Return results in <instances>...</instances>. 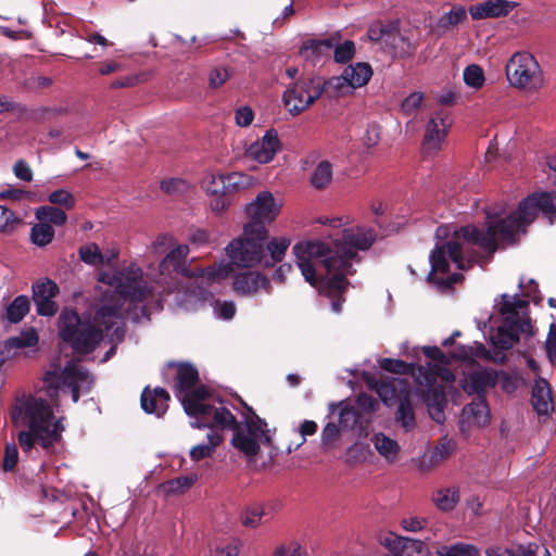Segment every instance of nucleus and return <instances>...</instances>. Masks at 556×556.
<instances>
[{"label": "nucleus", "mask_w": 556, "mask_h": 556, "mask_svg": "<svg viewBox=\"0 0 556 556\" xmlns=\"http://www.w3.org/2000/svg\"><path fill=\"white\" fill-rule=\"evenodd\" d=\"M153 288L143 277L136 263L116 268L102 269L94 288L93 318L81 319L73 309H64L58 319V333L62 342L77 354L92 352L103 340V330L111 341H121L124 336V318L139 320L132 307L141 304L152 294Z\"/></svg>", "instance_id": "nucleus-1"}, {"label": "nucleus", "mask_w": 556, "mask_h": 556, "mask_svg": "<svg viewBox=\"0 0 556 556\" xmlns=\"http://www.w3.org/2000/svg\"><path fill=\"white\" fill-rule=\"evenodd\" d=\"M539 212L545 214L556 212V194L552 192L533 193L523 199L518 208L503 218V212H489L485 230H478L475 226H465L454 230L453 236L445 244L437 243L430 255L431 271L428 279L440 286H451L457 282L459 275H448L450 262L458 269L470 267L476 256L472 248L478 247L493 253L500 243L510 242L515 237L526 231L538 216Z\"/></svg>", "instance_id": "nucleus-2"}, {"label": "nucleus", "mask_w": 556, "mask_h": 556, "mask_svg": "<svg viewBox=\"0 0 556 556\" xmlns=\"http://www.w3.org/2000/svg\"><path fill=\"white\" fill-rule=\"evenodd\" d=\"M375 241V233L365 227L343 229L340 237L324 240L298 242L292 248L295 263L306 282L320 293L332 298V311L341 312V295L349 282L346 277L354 273L358 251H365Z\"/></svg>", "instance_id": "nucleus-3"}, {"label": "nucleus", "mask_w": 556, "mask_h": 556, "mask_svg": "<svg viewBox=\"0 0 556 556\" xmlns=\"http://www.w3.org/2000/svg\"><path fill=\"white\" fill-rule=\"evenodd\" d=\"M291 240L287 237H268V230L243 225L242 233L225 248L228 261H220L202 268L199 278L207 286L218 283L237 270L271 268L280 263Z\"/></svg>", "instance_id": "nucleus-4"}, {"label": "nucleus", "mask_w": 556, "mask_h": 556, "mask_svg": "<svg viewBox=\"0 0 556 556\" xmlns=\"http://www.w3.org/2000/svg\"><path fill=\"white\" fill-rule=\"evenodd\" d=\"M422 351L430 358L427 367H416L393 358H383L380 366L390 372H410L416 381V394L426 403L431 418L441 424L444 421L443 410L446 405L445 388L454 381V375L445 368L448 358L439 348L424 346Z\"/></svg>", "instance_id": "nucleus-5"}, {"label": "nucleus", "mask_w": 556, "mask_h": 556, "mask_svg": "<svg viewBox=\"0 0 556 556\" xmlns=\"http://www.w3.org/2000/svg\"><path fill=\"white\" fill-rule=\"evenodd\" d=\"M12 420L16 427H24L18 432V444L23 452H31L36 442L50 451L61 439L64 427L53 415L51 406L41 399L29 397L18 403Z\"/></svg>", "instance_id": "nucleus-6"}, {"label": "nucleus", "mask_w": 556, "mask_h": 556, "mask_svg": "<svg viewBox=\"0 0 556 556\" xmlns=\"http://www.w3.org/2000/svg\"><path fill=\"white\" fill-rule=\"evenodd\" d=\"M175 393L187 415L202 419L207 425L220 428H232L236 418L225 403L211 395L203 387H195L197 369L182 364L177 369Z\"/></svg>", "instance_id": "nucleus-7"}, {"label": "nucleus", "mask_w": 556, "mask_h": 556, "mask_svg": "<svg viewBox=\"0 0 556 556\" xmlns=\"http://www.w3.org/2000/svg\"><path fill=\"white\" fill-rule=\"evenodd\" d=\"M244 427H240L236 421V425L231 428L233 435L231 444L233 447L239 450L245 456L253 457L258 454L261 444L269 443L270 434L267 428V424L261 419L251 408H247V413L243 414ZM202 425L199 421L191 422L192 427H215L214 424L207 425L202 419ZM217 429H211L206 435L207 442L200 443L190 450V458L193 462H199L204 458L211 457L217 446L223 442L224 437Z\"/></svg>", "instance_id": "nucleus-8"}, {"label": "nucleus", "mask_w": 556, "mask_h": 556, "mask_svg": "<svg viewBox=\"0 0 556 556\" xmlns=\"http://www.w3.org/2000/svg\"><path fill=\"white\" fill-rule=\"evenodd\" d=\"M189 254V247L179 244L170 250L159 265V274L154 275L152 280L155 285L162 287L161 295L169 305H175L185 309H192L195 303L201 300V295L194 292L182 290L177 281L178 275L192 276L184 265V261ZM202 269L194 274L197 280L202 282L199 275Z\"/></svg>", "instance_id": "nucleus-9"}, {"label": "nucleus", "mask_w": 556, "mask_h": 556, "mask_svg": "<svg viewBox=\"0 0 556 556\" xmlns=\"http://www.w3.org/2000/svg\"><path fill=\"white\" fill-rule=\"evenodd\" d=\"M93 379L89 372L75 361H54L43 378V389L50 396L59 393H71L73 402H77L80 394L90 391Z\"/></svg>", "instance_id": "nucleus-10"}, {"label": "nucleus", "mask_w": 556, "mask_h": 556, "mask_svg": "<svg viewBox=\"0 0 556 556\" xmlns=\"http://www.w3.org/2000/svg\"><path fill=\"white\" fill-rule=\"evenodd\" d=\"M496 305L503 316V325L491 336V341L500 350H508L518 342L519 333L527 332L530 328L526 312L528 301L517 295L503 294Z\"/></svg>", "instance_id": "nucleus-11"}, {"label": "nucleus", "mask_w": 556, "mask_h": 556, "mask_svg": "<svg viewBox=\"0 0 556 556\" xmlns=\"http://www.w3.org/2000/svg\"><path fill=\"white\" fill-rule=\"evenodd\" d=\"M381 401L392 406L399 403L395 413V420L401 424L405 431L415 427V416L410 404V390L408 382L402 378L383 379L372 386Z\"/></svg>", "instance_id": "nucleus-12"}, {"label": "nucleus", "mask_w": 556, "mask_h": 556, "mask_svg": "<svg viewBox=\"0 0 556 556\" xmlns=\"http://www.w3.org/2000/svg\"><path fill=\"white\" fill-rule=\"evenodd\" d=\"M326 88L327 80L319 75L301 77L285 90L283 105L291 115L296 116L312 106Z\"/></svg>", "instance_id": "nucleus-13"}, {"label": "nucleus", "mask_w": 556, "mask_h": 556, "mask_svg": "<svg viewBox=\"0 0 556 556\" xmlns=\"http://www.w3.org/2000/svg\"><path fill=\"white\" fill-rule=\"evenodd\" d=\"M40 349L39 332L35 327L21 329L15 336L0 342V372L4 367L25 359L35 358Z\"/></svg>", "instance_id": "nucleus-14"}, {"label": "nucleus", "mask_w": 556, "mask_h": 556, "mask_svg": "<svg viewBox=\"0 0 556 556\" xmlns=\"http://www.w3.org/2000/svg\"><path fill=\"white\" fill-rule=\"evenodd\" d=\"M505 72L508 83L515 88L536 90L544 85L541 66L529 52L514 53L506 64Z\"/></svg>", "instance_id": "nucleus-15"}, {"label": "nucleus", "mask_w": 556, "mask_h": 556, "mask_svg": "<svg viewBox=\"0 0 556 556\" xmlns=\"http://www.w3.org/2000/svg\"><path fill=\"white\" fill-rule=\"evenodd\" d=\"M282 205V201L270 191L258 192L255 199L245 205L244 212L249 220L244 225L267 230V226L274 223L280 214Z\"/></svg>", "instance_id": "nucleus-16"}, {"label": "nucleus", "mask_w": 556, "mask_h": 556, "mask_svg": "<svg viewBox=\"0 0 556 556\" xmlns=\"http://www.w3.org/2000/svg\"><path fill=\"white\" fill-rule=\"evenodd\" d=\"M372 68L368 63L357 62L346 66L341 75L333 76L327 80V89L336 97L352 94L370 80Z\"/></svg>", "instance_id": "nucleus-17"}, {"label": "nucleus", "mask_w": 556, "mask_h": 556, "mask_svg": "<svg viewBox=\"0 0 556 556\" xmlns=\"http://www.w3.org/2000/svg\"><path fill=\"white\" fill-rule=\"evenodd\" d=\"M232 275V289L236 293L253 296L261 291L269 293L271 283L269 278L255 269L237 270Z\"/></svg>", "instance_id": "nucleus-18"}, {"label": "nucleus", "mask_w": 556, "mask_h": 556, "mask_svg": "<svg viewBox=\"0 0 556 556\" xmlns=\"http://www.w3.org/2000/svg\"><path fill=\"white\" fill-rule=\"evenodd\" d=\"M451 126L452 119L448 112L444 110L435 112L426 126L422 143L424 150L427 153L440 150Z\"/></svg>", "instance_id": "nucleus-19"}, {"label": "nucleus", "mask_w": 556, "mask_h": 556, "mask_svg": "<svg viewBox=\"0 0 556 556\" xmlns=\"http://www.w3.org/2000/svg\"><path fill=\"white\" fill-rule=\"evenodd\" d=\"M58 293V285L48 278H42L34 282L33 300L39 315L53 316L58 312V305L53 301Z\"/></svg>", "instance_id": "nucleus-20"}, {"label": "nucleus", "mask_w": 556, "mask_h": 556, "mask_svg": "<svg viewBox=\"0 0 556 556\" xmlns=\"http://www.w3.org/2000/svg\"><path fill=\"white\" fill-rule=\"evenodd\" d=\"M280 149L281 143L277 131L268 129L260 140L248 147L245 155L258 164H267L274 160Z\"/></svg>", "instance_id": "nucleus-21"}, {"label": "nucleus", "mask_w": 556, "mask_h": 556, "mask_svg": "<svg viewBox=\"0 0 556 556\" xmlns=\"http://www.w3.org/2000/svg\"><path fill=\"white\" fill-rule=\"evenodd\" d=\"M491 414L484 396H477L462 412L460 425L463 431L471 428H482L490 424Z\"/></svg>", "instance_id": "nucleus-22"}, {"label": "nucleus", "mask_w": 556, "mask_h": 556, "mask_svg": "<svg viewBox=\"0 0 556 556\" xmlns=\"http://www.w3.org/2000/svg\"><path fill=\"white\" fill-rule=\"evenodd\" d=\"M517 2L508 0H486L469 7L472 20L498 18L507 16Z\"/></svg>", "instance_id": "nucleus-23"}, {"label": "nucleus", "mask_w": 556, "mask_h": 556, "mask_svg": "<svg viewBox=\"0 0 556 556\" xmlns=\"http://www.w3.org/2000/svg\"><path fill=\"white\" fill-rule=\"evenodd\" d=\"M462 386L468 394L483 396L482 393L485 390L495 386L494 371L484 368L475 369L464 377Z\"/></svg>", "instance_id": "nucleus-24"}, {"label": "nucleus", "mask_w": 556, "mask_h": 556, "mask_svg": "<svg viewBox=\"0 0 556 556\" xmlns=\"http://www.w3.org/2000/svg\"><path fill=\"white\" fill-rule=\"evenodd\" d=\"M334 43L336 38L330 37L319 40L311 39L302 45L301 54L304 60L317 65L330 55Z\"/></svg>", "instance_id": "nucleus-25"}, {"label": "nucleus", "mask_w": 556, "mask_h": 556, "mask_svg": "<svg viewBox=\"0 0 556 556\" xmlns=\"http://www.w3.org/2000/svg\"><path fill=\"white\" fill-rule=\"evenodd\" d=\"M169 394L162 388L153 391L148 388L141 394V407L148 414H155L161 417L168 408Z\"/></svg>", "instance_id": "nucleus-26"}, {"label": "nucleus", "mask_w": 556, "mask_h": 556, "mask_svg": "<svg viewBox=\"0 0 556 556\" xmlns=\"http://www.w3.org/2000/svg\"><path fill=\"white\" fill-rule=\"evenodd\" d=\"M370 442L388 464H394L400 459L401 445L395 439L383 432H376L370 437Z\"/></svg>", "instance_id": "nucleus-27"}, {"label": "nucleus", "mask_w": 556, "mask_h": 556, "mask_svg": "<svg viewBox=\"0 0 556 556\" xmlns=\"http://www.w3.org/2000/svg\"><path fill=\"white\" fill-rule=\"evenodd\" d=\"M380 543L387 547L393 555H402L406 549L413 548L417 554L425 552V543L418 540L397 535L393 532L384 533L380 536Z\"/></svg>", "instance_id": "nucleus-28"}, {"label": "nucleus", "mask_w": 556, "mask_h": 556, "mask_svg": "<svg viewBox=\"0 0 556 556\" xmlns=\"http://www.w3.org/2000/svg\"><path fill=\"white\" fill-rule=\"evenodd\" d=\"M532 405L541 416H548L554 409L549 384L543 378H539L534 382L532 388Z\"/></svg>", "instance_id": "nucleus-29"}, {"label": "nucleus", "mask_w": 556, "mask_h": 556, "mask_svg": "<svg viewBox=\"0 0 556 556\" xmlns=\"http://www.w3.org/2000/svg\"><path fill=\"white\" fill-rule=\"evenodd\" d=\"M454 358L472 362L476 359L497 361L503 359L498 353L488 351L482 343L473 342L471 345H460L451 355Z\"/></svg>", "instance_id": "nucleus-30"}, {"label": "nucleus", "mask_w": 556, "mask_h": 556, "mask_svg": "<svg viewBox=\"0 0 556 556\" xmlns=\"http://www.w3.org/2000/svg\"><path fill=\"white\" fill-rule=\"evenodd\" d=\"M329 409V418L334 419L343 430L352 429L357 422L356 412L343 402L330 404Z\"/></svg>", "instance_id": "nucleus-31"}, {"label": "nucleus", "mask_w": 556, "mask_h": 556, "mask_svg": "<svg viewBox=\"0 0 556 556\" xmlns=\"http://www.w3.org/2000/svg\"><path fill=\"white\" fill-rule=\"evenodd\" d=\"M224 175L227 192L244 191L257 185V179L250 174L232 172Z\"/></svg>", "instance_id": "nucleus-32"}, {"label": "nucleus", "mask_w": 556, "mask_h": 556, "mask_svg": "<svg viewBox=\"0 0 556 556\" xmlns=\"http://www.w3.org/2000/svg\"><path fill=\"white\" fill-rule=\"evenodd\" d=\"M29 307V299L26 295H18L7 307L5 317L10 323L17 324L28 314Z\"/></svg>", "instance_id": "nucleus-33"}, {"label": "nucleus", "mask_w": 556, "mask_h": 556, "mask_svg": "<svg viewBox=\"0 0 556 556\" xmlns=\"http://www.w3.org/2000/svg\"><path fill=\"white\" fill-rule=\"evenodd\" d=\"M36 218L51 226H63L67 220V216L63 210L51 205H43L37 208Z\"/></svg>", "instance_id": "nucleus-34"}, {"label": "nucleus", "mask_w": 556, "mask_h": 556, "mask_svg": "<svg viewBox=\"0 0 556 556\" xmlns=\"http://www.w3.org/2000/svg\"><path fill=\"white\" fill-rule=\"evenodd\" d=\"M330 38H336V43L331 51H333V60L337 63H346L351 61L356 52L355 45L351 40L341 41L339 34H333Z\"/></svg>", "instance_id": "nucleus-35"}, {"label": "nucleus", "mask_w": 556, "mask_h": 556, "mask_svg": "<svg viewBox=\"0 0 556 556\" xmlns=\"http://www.w3.org/2000/svg\"><path fill=\"white\" fill-rule=\"evenodd\" d=\"M197 475H188L168 480L160 485L161 491L166 495L179 494L191 488L197 481Z\"/></svg>", "instance_id": "nucleus-36"}, {"label": "nucleus", "mask_w": 556, "mask_h": 556, "mask_svg": "<svg viewBox=\"0 0 556 556\" xmlns=\"http://www.w3.org/2000/svg\"><path fill=\"white\" fill-rule=\"evenodd\" d=\"M311 182L317 189L326 188L332 179V165L323 160L317 163L311 173Z\"/></svg>", "instance_id": "nucleus-37"}, {"label": "nucleus", "mask_w": 556, "mask_h": 556, "mask_svg": "<svg viewBox=\"0 0 556 556\" xmlns=\"http://www.w3.org/2000/svg\"><path fill=\"white\" fill-rule=\"evenodd\" d=\"M438 556H481L480 549L467 543L457 542L451 545H441L437 549Z\"/></svg>", "instance_id": "nucleus-38"}, {"label": "nucleus", "mask_w": 556, "mask_h": 556, "mask_svg": "<svg viewBox=\"0 0 556 556\" xmlns=\"http://www.w3.org/2000/svg\"><path fill=\"white\" fill-rule=\"evenodd\" d=\"M386 45L391 46L394 50V53L400 56L410 54L416 48L415 42L410 41L409 38L405 37L399 31H391L386 39Z\"/></svg>", "instance_id": "nucleus-39"}, {"label": "nucleus", "mask_w": 556, "mask_h": 556, "mask_svg": "<svg viewBox=\"0 0 556 556\" xmlns=\"http://www.w3.org/2000/svg\"><path fill=\"white\" fill-rule=\"evenodd\" d=\"M459 501V493L455 486L441 489L433 495V502L441 510L453 509Z\"/></svg>", "instance_id": "nucleus-40"}, {"label": "nucleus", "mask_w": 556, "mask_h": 556, "mask_svg": "<svg viewBox=\"0 0 556 556\" xmlns=\"http://www.w3.org/2000/svg\"><path fill=\"white\" fill-rule=\"evenodd\" d=\"M201 187L206 195H217L220 192H227L224 174H206L201 182Z\"/></svg>", "instance_id": "nucleus-41"}, {"label": "nucleus", "mask_w": 556, "mask_h": 556, "mask_svg": "<svg viewBox=\"0 0 556 556\" xmlns=\"http://www.w3.org/2000/svg\"><path fill=\"white\" fill-rule=\"evenodd\" d=\"M54 237V229L47 223L39 222L31 228V241L39 247L49 244Z\"/></svg>", "instance_id": "nucleus-42"}, {"label": "nucleus", "mask_w": 556, "mask_h": 556, "mask_svg": "<svg viewBox=\"0 0 556 556\" xmlns=\"http://www.w3.org/2000/svg\"><path fill=\"white\" fill-rule=\"evenodd\" d=\"M465 84L472 89H480L483 87L485 77L483 70L477 64H470L465 67L463 73Z\"/></svg>", "instance_id": "nucleus-43"}, {"label": "nucleus", "mask_w": 556, "mask_h": 556, "mask_svg": "<svg viewBox=\"0 0 556 556\" xmlns=\"http://www.w3.org/2000/svg\"><path fill=\"white\" fill-rule=\"evenodd\" d=\"M453 451V445L450 441H442L435 445L427 455L424 456V462L428 459L430 466H434L445 460Z\"/></svg>", "instance_id": "nucleus-44"}, {"label": "nucleus", "mask_w": 556, "mask_h": 556, "mask_svg": "<svg viewBox=\"0 0 556 556\" xmlns=\"http://www.w3.org/2000/svg\"><path fill=\"white\" fill-rule=\"evenodd\" d=\"M21 224V218L9 207L0 205V232L10 233Z\"/></svg>", "instance_id": "nucleus-45"}, {"label": "nucleus", "mask_w": 556, "mask_h": 556, "mask_svg": "<svg viewBox=\"0 0 556 556\" xmlns=\"http://www.w3.org/2000/svg\"><path fill=\"white\" fill-rule=\"evenodd\" d=\"M48 201L53 205H59L65 210H72L76 204V199L72 192L66 189H58L51 192Z\"/></svg>", "instance_id": "nucleus-46"}, {"label": "nucleus", "mask_w": 556, "mask_h": 556, "mask_svg": "<svg viewBox=\"0 0 556 556\" xmlns=\"http://www.w3.org/2000/svg\"><path fill=\"white\" fill-rule=\"evenodd\" d=\"M161 189L167 194H182L190 190V184L182 178H166L161 181Z\"/></svg>", "instance_id": "nucleus-47"}, {"label": "nucleus", "mask_w": 556, "mask_h": 556, "mask_svg": "<svg viewBox=\"0 0 556 556\" xmlns=\"http://www.w3.org/2000/svg\"><path fill=\"white\" fill-rule=\"evenodd\" d=\"M80 258L89 265H98L104 263L103 255L101 254L99 247L94 243L81 247L79 250Z\"/></svg>", "instance_id": "nucleus-48"}, {"label": "nucleus", "mask_w": 556, "mask_h": 556, "mask_svg": "<svg viewBox=\"0 0 556 556\" xmlns=\"http://www.w3.org/2000/svg\"><path fill=\"white\" fill-rule=\"evenodd\" d=\"M231 76V72L229 68L224 66H217L210 71L208 73V86L212 89H217L222 87Z\"/></svg>", "instance_id": "nucleus-49"}, {"label": "nucleus", "mask_w": 556, "mask_h": 556, "mask_svg": "<svg viewBox=\"0 0 556 556\" xmlns=\"http://www.w3.org/2000/svg\"><path fill=\"white\" fill-rule=\"evenodd\" d=\"M422 102L424 93L419 91H414L402 101L401 109L405 114L412 115L415 114L420 109Z\"/></svg>", "instance_id": "nucleus-50"}, {"label": "nucleus", "mask_w": 556, "mask_h": 556, "mask_svg": "<svg viewBox=\"0 0 556 556\" xmlns=\"http://www.w3.org/2000/svg\"><path fill=\"white\" fill-rule=\"evenodd\" d=\"M495 386H500L504 391L510 393L518 388L519 380L516 376L500 371L495 372Z\"/></svg>", "instance_id": "nucleus-51"}, {"label": "nucleus", "mask_w": 556, "mask_h": 556, "mask_svg": "<svg viewBox=\"0 0 556 556\" xmlns=\"http://www.w3.org/2000/svg\"><path fill=\"white\" fill-rule=\"evenodd\" d=\"M467 13L464 7L454 5L446 14L441 18L444 25L455 26L466 20Z\"/></svg>", "instance_id": "nucleus-52"}, {"label": "nucleus", "mask_w": 556, "mask_h": 556, "mask_svg": "<svg viewBox=\"0 0 556 556\" xmlns=\"http://www.w3.org/2000/svg\"><path fill=\"white\" fill-rule=\"evenodd\" d=\"M227 192H218L217 195H207L208 197V205L213 213L222 214L225 212L229 205L230 201L226 195Z\"/></svg>", "instance_id": "nucleus-53"}, {"label": "nucleus", "mask_w": 556, "mask_h": 556, "mask_svg": "<svg viewBox=\"0 0 556 556\" xmlns=\"http://www.w3.org/2000/svg\"><path fill=\"white\" fill-rule=\"evenodd\" d=\"M400 525L404 531L418 532L427 525V519L418 516H409L402 518Z\"/></svg>", "instance_id": "nucleus-54"}, {"label": "nucleus", "mask_w": 556, "mask_h": 556, "mask_svg": "<svg viewBox=\"0 0 556 556\" xmlns=\"http://www.w3.org/2000/svg\"><path fill=\"white\" fill-rule=\"evenodd\" d=\"M214 313L218 318L229 320L236 314V305L231 301H218L215 304Z\"/></svg>", "instance_id": "nucleus-55"}, {"label": "nucleus", "mask_w": 556, "mask_h": 556, "mask_svg": "<svg viewBox=\"0 0 556 556\" xmlns=\"http://www.w3.org/2000/svg\"><path fill=\"white\" fill-rule=\"evenodd\" d=\"M519 288L521 290L522 296L531 299L532 301H539L538 296V283L533 279L526 280L523 277L519 280Z\"/></svg>", "instance_id": "nucleus-56"}, {"label": "nucleus", "mask_w": 556, "mask_h": 556, "mask_svg": "<svg viewBox=\"0 0 556 556\" xmlns=\"http://www.w3.org/2000/svg\"><path fill=\"white\" fill-rule=\"evenodd\" d=\"M172 243V237L167 235L159 236L148 248L149 253L152 255L159 256L166 252Z\"/></svg>", "instance_id": "nucleus-57"}, {"label": "nucleus", "mask_w": 556, "mask_h": 556, "mask_svg": "<svg viewBox=\"0 0 556 556\" xmlns=\"http://www.w3.org/2000/svg\"><path fill=\"white\" fill-rule=\"evenodd\" d=\"M18 460V451L14 443H8L3 457V469L5 471L12 470Z\"/></svg>", "instance_id": "nucleus-58"}, {"label": "nucleus", "mask_w": 556, "mask_h": 556, "mask_svg": "<svg viewBox=\"0 0 556 556\" xmlns=\"http://www.w3.org/2000/svg\"><path fill=\"white\" fill-rule=\"evenodd\" d=\"M343 431L341 427L336 422L334 419H331L328 421V424L323 429L321 439L325 444L331 443L334 441L340 432Z\"/></svg>", "instance_id": "nucleus-59"}, {"label": "nucleus", "mask_w": 556, "mask_h": 556, "mask_svg": "<svg viewBox=\"0 0 556 556\" xmlns=\"http://www.w3.org/2000/svg\"><path fill=\"white\" fill-rule=\"evenodd\" d=\"M235 119L239 127H248L254 119V113L249 106H240L236 110Z\"/></svg>", "instance_id": "nucleus-60"}, {"label": "nucleus", "mask_w": 556, "mask_h": 556, "mask_svg": "<svg viewBox=\"0 0 556 556\" xmlns=\"http://www.w3.org/2000/svg\"><path fill=\"white\" fill-rule=\"evenodd\" d=\"M545 350L548 359L554 363L556 361V325L549 326V331L545 342Z\"/></svg>", "instance_id": "nucleus-61"}, {"label": "nucleus", "mask_w": 556, "mask_h": 556, "mask_svg": "<svg viewBox=\"0 0 556 556\" xmlns=\"http://www.w3.org/2000/svg\"><path fill=\"white\" fill-rule=\"evenodd\" d=\"M14 175L24 181H31L33 170L25 161H17L13 166Z\"/></svg>", "instance_id": "nucleus-62"}, {"label": "nucleus", "mask_w": 556, "mask_h": 556, "mask_svg": "<svg viewBox=\"0 0 556 556\" xmlns=\"http://www.w3.org/2000/svg\"><path fill=\"white\" fill-rule=\"evenodd\" d=\"M262 509L260 507H253L245 511L242 522L247 527H256L262 519Z\"/></svg>", "instance_id": "nucleus-63"}, {"label": "nucleus", "mask_w": 556, "mask_h": 556, "mask_svg": "<svg viewBox=\"0 0 556 556\" xmlns=\"http://www.w3.org/2000/svg\"><path fill=\"white\" fill-rule=\"evenodd\" d=\"M356 402L358 407L367 413L375 412L378 407V402L371 395L365 393L359 394Z\"/></svg>", "instance_id": "nucleus-64"}]
</instances>
